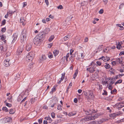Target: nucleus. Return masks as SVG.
I'll return each mask as SVG.
<instances>
[{"instance_id":"nucleus-3","label":"nucleus","mask_w":124,"mask_h":124,"mask_svg":"<svg viewBox=\"0 0 124 124\" xmlns=\"http://www.w3.org/2000/svg\"><path fill=\"white\" fill-rule=\"evenodd\" d=\"M26 32L25 30H23L22 32V34L21 35V42H24L26 40Z\"/></svg>"},{"instance_id":"nucleus-62","label":"nucleus","mask_w":124,"mask_h":124,"mask_svg":"<svg viewBox=\"0 0 124 124\" xmlns=\"http://www.w3.org/2000/svg\"><path fill=\"white\" fill-rule=\"evenodd\" d=\"M88 38H86L85 39L84 41L85 42H86L88 41Z\"/></svg>"},{"instance_id":"nucleus-31","label":"nucleus","mask_w":124,"mask_h":124,"mask_svg":"<svg viewBox=\"0 0 124 124\" xmlns=\"http://www.w3.org/2000/svg\"><path fill=\"white\" fill-rule=\"evenodd\" d=\"M118 45L117 46H116V48L118 49H120L121 48V45L120 44V43L119 42H118Z\"/></svg>"},{"instance_id":"nucleus-48","label":"nucleus","mask_w":124,"mask_h":124,"mask_svg":"<svg viewBox=\"0 0 124 124\" xmlns=\"http://www.w3.org/2000/svg\"><path fill=\"white\" fill-rule=\"evenodd\" d=\"M75 114H73L72 112H71L68 115L70 116H72L73 115H74Z\"/></svg>"},{"instance_id":"nucleus-14","label":"nucleus","mask_w":124,"mask_h":124,"mask_svg":"<svg viewBox=\"0 0 124 124\" xmlns=\"http://www.w3.org/2000/svg\"><path fill=\"white\" fill-rule=\"evenodd\" d=\"M45 119L47 121L48 123H51L52 122V120L49 117H46Z\"/></svg>"},{"instance_id":"nucleus-24","label":"nucleus","mask_w":124,"mask_h":124,"mask_svg":"<svg viewBox=\"0 0 124 124\" xmlns=\"http://www.w3.org/2000/svg\"><path fill=\"white\" fill-rule=\"evenodd\" d=\"M0 49H1V51H6V50H7V48L6 47L4 48V47L3 46H2L0 47Z\"/></svg>"},{"instance_id":"nucleus-51","label":"nucleus","mask_w":124,"mask_h":124,"mask_svg":"<svg viewBox=\"0 0 124 124\" xmlns=\"http://www.w3.org/2000/svg\"><path fill=\"white\" fill-rule=\"evenodd\" d=\"M100 47L101 48H102L103 47V45H101L100 46L98 47L97 49V50L98 51V49H99V51H100V50H99V49L100 48Z\"/></svg>"},{"instance_id":"nucleus-9","label":"nucleus","mask_w":124,"mask_h":124,"mask_svg":"<svg viewBox=\"0 0 124 124\" xmlns=\"http://www.w3.org/2000/svg\"><path fill=\"white\" fill-rule=\"evenodd\" d=\"M84 53H81L80 55H79L78 58V60L80 61H82L84 57Z\"/></svg>"},{"instance_id":"nucleus-42","label":"nucleus","mask_w":124,"mask_h":124,"mask_svg":"<svg viewBox=\"0 0 124 124\" xmlns=\"http://www.w3.org/2000/svg\"><path fill=\"white\" fill-rule=\"evenodd\" d=\"M58 9H62L63 8V7L62 5H60L57 7Z\"/></svg>"},{"instance_id":"nucleus-17","label":"nucleus","mask_w":124,"mask_h":124,"mask_svg":"<svg viewBox=\"0 0 124 124\" xmlns=\"http://www.w3.org/2000/svg\"><path fill=\"white\" fill-rule=\"evenodd\" d=\"M12 119L10 117L6 118L5 119V122L6 123L12 121Z\"/></svg>"},{"instance_id":"nucleus-21","label":"nucleus","mask_w":124,"mask_h":124,"mask_svg":"<svg viewBox=\"0 0 124 124\" xmlns=\"http://www.w3.org/2000/svg\"><path fill=\"white\" fill-rule=\"evenodd\" d=\"M25 20L23 18H21L20 20V23H22L23 25H24L25 24L24 22H25Z\"/></svg>"},{"instance_id":"nucleus-10","label":"nucleus","mask_w":124,"mask_h":124,"mask_svg":"<svg viewBox=\"0 0 124 124\" xmlns=\"http://www.w3.org/2000/svg\"><path fill=\"white\" fill-rule=\"evenodd\" d=\"M45 31H42L40 32L38 35L37 36H39L40 38L42 39L44 38L45 36Z\"/></svg>"},{"instance_id":"nucleus-22","label":"nucleus","mask_w":124,"mask_h":124,"mask_svg":"<svg viewBox=\"0 0 124 124\" xmlns=\"http://www.w3.org/2000/svg\"><path fill=\"white\" fill-rule=\"evenodd\" d=\"M50 29L49 28H47L45 29V33L46 34H47L49 32Z\"/></svg>"},{"instance_id":"nucleus-32","label":"nucleus","mask_w":124,"mask_h":124,"mask_svg":"<svg viewBox=\"0 0 124 124\" xmlns=\"http://www.w3.org/2000/svg\"><path fill=\"white\" fill-rule=\"evenodd\" d=\"M62 106L60 105H58L57 106V109L60 110H62L61 108Z\"/></svg>"},{"instance_id":"nucleus-40","label":"nucleus","mask_w":124,"mask_h":124,"mask_svg":"<svg viewBox=\"0 0 124 124\" xmlns=\"http://www.w3.org/2000/svg\"><path fill=\"white\" fill-rule=\"evenodd\" d=\"M2 109L6 111H7L8 110V109L6 107H3L2 108Z\"/></svg>"},{"instance_id":"nucleus-12","label":"nucleus","mask_w":124,"mask_h":124,"mask_svg":"<svg viewBox=\"0 0 124 124\" xmlns=\"http://www.w3.org/2000/svg\"><path fill=\"white\" fill-rule=\"evenodd\" d=\"M96 112L95 111L93 110V109H90L89 111H87L86 112V114L87 115H89L93 113H95Z\"/></svg>"},{"instance_id":"nucleus-64","label":"nucleus","mask_w":124,"mask_h":124,"mask_svg":"<svg viewBox=\"0 0 124 124\" xmlns=\"http://www.w3.org/2000/svg\"><path fill=\"white\" fill-rule=\"evenodd\" d=\"M112 64L113 65H114L116 64V62L115 61H113L112 62Z\"/></svg>"},{"instance_id":"nucleus-36","label":"nucleus","mask_w":124,"mask_h":124,"mask_svg":"<svg viewBox=\"0 0 124 124\" xmlns=\"http://www.w3.org/2000/svg\"><path fill=\"white\" fill-rule=\"evenodd\" d=\"M69 38V37L67 36L64 37V40L65 41L68 40Z\"/></svg>"},{"instance_id":"nucleus-34","label":"nucleus","mask_w":124,"mask_h":124,"mask_svg":"<svg viewBox=\"0 0 124 124\" xmlns=\"http://www.w3.org/2000/svg\"><path fill=\"white\" fill-rule=\"evenodd\" d=\"M10 54L11 53L10 52H7L5 55L6 57H8V56H10Z\"/></svg>"},{"instance_id":"nucleus-57","label":"nucleus","mask_w":124,"mask_h":124,"mask_svg":"<svg viewBox=\"0 0 124 124\" xmlns=\"http://www.w3.org/2000/svg\"><path fill=\"white\" fill-rule=\"evenodd\" d=\"M74 102L75 103H76L78 102V99L77 98H75L74 99Z\"/></svg>"},{"instance_id":"nucleus-4","label":"nucleus","mask_w":124,"mask_h":124,"mask_svg":"<svg viewBox=\"0 0 124 124\" xmlns=\"http://www.w3.org/2000/svg\"><path fill=\"white\" fill-rule=\"evenodd\" d=\"M34 54L33 52H29L27 55L26 57V60L27 61H31L33 58Z\"/></svg>"},{"instance_id":"nucleus-33","label":"nucleus","mask_w":124,"mask_h":124,"mask_svg":"<svg viewBox=\"0 0 124 124\" xmlns=\"http://www.w3.org/2000/svg\"><path fill=\"white\" fill-rule=\"evenodd\" d=\"M110 66L108 64H106V65L105 66V67L107 69H109L110 67Z\"/></svg>"},{"instance_id":"nucleus-44","label":"nucleus","mask_w":124,"mask_h":124,"mask_svg":"<svg viewBox=\"0 0 124 124\" xmlns=\"http://www.w3.org/2000/svg\"><path fill=\"white\" fill-rule=\"evenodd\" d=\"M73 51L74 50L72 49H71L70 50V54L71 56H72V53H73Z\"/></svg>"},{"instance_id":"nucleus-45","label":"nucleus","mask_w":124,"mask_h":124,"mask_svg":"<svg viewBox=\"0 0 124 124\" xmlns=\"http://www.w3.org/2000/svg\"><path fill=\"white\" fill-rule=\"evenodd\" d=\"M111 85L109 84L108 87L109 89L110 90H112V87Z\"/></svg>"},{"instance_id":"nucleus-26","label":"nucleus","mask_w":124,"mask_h":124,"mask_svg":"<svg viewBox=\"0 0 124 124\" xmlns=\"http://www.w3.org/2000/svg\"><path fill=\"white\" fill-rule=\"evenodd\" d=\"M54 38V35H52L48 39V41L49 42L51 41Z\"/></svg>"},{"instance_id":"nucleus-15","label":"nucleus","mask_w":124,"mask_h":124,"mask_svg":"<svg viewBox=\"0 0 124 124\" xmlns=\"http://www.w3.org/2000/svg\"><path fill=\"white\" fill-rule=\"evenodd\" d=\"M46 59V58L45 56L44 55H42L40 58V61H43L45 60Z\"/></svg>"},{"instance_id":"nucleus-49","label":"nucleus","mask_w":124,"mask_h":124,"mask_svg":"<svg viewBox=\"0 0 124 124\" xmlns=\"http://www.w3.org/2000/svg\"><path fill=\"white\" fill-rule=\"evenodd\" d=\"M6 21L5 20H4L3 21H2V23L3 25H4L6 23Z\"/></svg>"},{"instance_id":"nucleus-41","label":"nucleus","mask_w":124,"mask_h":124,"mask_svg":"<svg viewBox=\"0 0 124 124\" xmlns=\"http://www.w3.org/2000/svg\"><path fill=\"white\" fill-rule=\"evenodd\" d=\"M56 89L55 87H53V88L52 89V91L51 92V93L52 92V93H53V92H54L55 91H56Z\"/></svg>"},{"instance_id":"nucleus-28","label":"nucleus","mask_w":124,"mask_h":124,"mask_svg":"<svg viewBox=\"0 0 124 124\" xmlns=\"http://www.w3.org/2000/svg\"><path fill=\"white\" fill-rule=\"evenodd\" d=\"M0 37H1V39L5 43L6 42V40L5 39V38L4 36L3 35H2V36H0Z\"/></svg>"},{"instance_id":"nucleus-50","label":"nucleus","mask_w":124,"mask_h":124,"mask_svg":"<svg viewBox=\"0 0 124 124\" xmlns=\"http://www.w3.org/2000/svg\"><path fill=\"white\" fill-rule=\"evenodd\" d=\"M96 63L99 66L101 65V62L99 61H97L96 62Z\"/></svg>"},{"instance_id":"nucleus-39","label":"nucleus","mask_w":124,"mask_h":124,"mask_svg":"<svg viewBox=\"0 0 124 124\" xmlns=\"http://www.w3.org/2000/svg\"><path fill=\"white\" fill-rule=\"evenodd\" d=\"M116 61L117 62L119 63H121L122 62V61H120V59L119 58H117L116 59Z\"/></svg>"},{"instance_id":"nucleus-20","label":"nucleus","mask_w":124,"mask_h":124,"mask_svg":"<svg viewBox=\"0 0 124 124\" xmlns=\"http://www.w3.org/2000/svg\"><path fill=\"white\" fill-rule=\"evenodd\" d=\"M70 54L69 53H68L66 55V56L64 57L62 59H63L64 58H64H65L66 60V61H69V60L68 59V58L69 57V56Z\"/></svg>"},{"instance_id":"nucleus-63","label":"nucleus","mask_w":124,"mask_h":124,"mask_svg":"<svg viewBox=\"0 0 124 124\" xmlns=\"http://www.w3.org/2000/svg\"><path fill=\"white\" fill-rule=\"evenodd\" d=\"M49 17L50 18H51L52 19H53L54 17V16H52L51 15H50L49 16Z\"/></svg>"},{"instance_id":"nucleus-5","label":"nucleus","mask_w":124,"mask_h":124,"mask_svg":"<svg viewBox=\"0 0 124 124\" xmlns=\"http://www.w3.org/2000/svg\"><path fill=\"white\" fill-rule=\"evenodd\" d=\"M95 64L93 62H92L90 65L91 66L90 68H87V70L89 71L90 73H92L94 72V66L95 65Z\"/></svg>"},{"instance_id":"nucleus-43","label":"nucleus","mask_w":124,"mask_h":124,"mask_svg":"<svg viewBox=\"0 0 124 124\" xmlns=\"http://www.w3.org/2000/svg\"><path fill=\"white\" fill-rule=\"evenodd\" d=\"M6 105L9 107H11V105L8 103H6Z\"/></svg>"},{"instance_id":"nucleus-18","label":"nucleus","mask_w":124,"mask_h":124,"mask_svg":"<svg viewBox=\"0 0 124 124\" xmlns=\"http://www.w3.org/2000/svg\"><path fill=\"white\" fill-rule=\"evenodd\" d=\"M69 61L70 63H72L74 61V59L72 57V56H71L69 58Z\"/></svg>"},{"instance_id":"nucleus-2","label":"nucleus","mask_w":124,"mask_h":124,"mask_svg":"<svg viewBox=\"0 0 124 124\" xmlns=\"http://www.w3.org/2000/svg\"><path fill=\"white\" fill-rule=\"evenodd\" d=\"M42 41V39L38 36H36L33 40L34 44L37 46L40 45Z\"/></svg>"},{"instance_id":"nucleus-29","label":"nucleus","mask_w":124,"mask_h":124,"mask_svg":"<svg viewBox=\"0 0 124 124\" xmlns=\"http://www.w3.org/2000/svg\"><path fill=\"white\" fill-rule=\"evenodd\" d=\"M15 112V111L14 110L12 109H11L10 110L9 113L10 114H14Z\"/></svg>"},{"instance_id":"nucleus-6","label":"nucleus","mask_w":124,"mask_h":124,"mask_svg":"<svg viewBox=\"0 0 124 124\" xmlns=\"http://www.w3.org/2000/svg\"><path fill=\"white\" fill-rule=\"evenodd\" d=\"M23 49V45L19 47L17 51V54H20Z\"/></svg>"},{"instance_id":"nucleus-25","label":"nucleus","mask_w":124,"mask_h":124,"mask_svg":"<svg viewBox=\"0 0 124 124\" xmlns=\"http://www.w3.org/2000/svg\"><path fill=\"white\" fill-rule=\"evenodd\" d=\"M78 69L76 70L73 76V78L75 79L76 76L77 75L78 73Z\"/></svg>"},{"instance_id":"nucleus-61","label":"nucleus","mask_w":124,"mask_h":124,"mask_svg":"<svg viewBox=\"0 0 124 124\" xmlns=\"http://www.w3.org/2000/svg\"><path fill=\"white\" fill-rule=\"evenodd\" d=\"M38 122L39 124H41L42 123V119H39L38 120Z\"/></svg>"},{"instance_id":"nucleus-8","label":"nucleus","mask_w":124,"mask_h":124,"mask_svg":"<svg viewBox=\"0 0 124 124\" xmlns=\"http://www.w3.org/2000/svg\"><path fill=\"white\" fill-rule=\"evenodd\" d=\"M120 115V113H114L110 114V116L111 117H112L114 119L116 117V116H119Z\"/></svg>"},{"instance_id":"nucleus-27","label":"nucleus","mask_w":124,"mask_h":124,"mask_svg":"<svg viewBox=\"0 0 124 124\" xmlns=\"http://www.w3.org/2000/svg\"><path fill=\"white\" fill-rule=\"evenodd\" d=\"M35 100V98H31L30 100L31 103L32 104H33Z\"/></svg>"},{"instance_id":"nucleus-11","label":"nucleus","mask_w":124,"mask_h":124,"mask_svg":"<svg viewBox=\"0 0 124 124\" xmlns=\"http://www.w3.org/2000/svg\"><path fill=\"white\" fill-rule=\"evenodd\" d=\"M31 45L30 43H28L26 46V50L28 51H29L31 49Z\"/></svg>"},{"instance_id":"nucleus-19","label":"nucleus","mask_w":124,"mask_h":124,"mask_svg":"<svg viewBox=\"0 0 124 124\" xmlns=\"http://www.w3.org/2000/svg\"><path fill=\"white\" fill-rule=\"evenodd\" d=\"M54 55L55 56H57L59 53V51L58 50H55L53 52Z\"/></svg>"},{"instance_id":"nucleus-46","label":"nucleus","mask_w":124,"mask_h":124,"mask_svg":"<svg viewBox=\"0 0 124 124\" xmlns=\"http://www.w3.org/2000/svg\"><path fill=\"white\" fill-rule=\"evenodd\" d=\"M103 12V10L102 9H101L99 11V13L100 14H102Z\"/></svg>"},{"instance_id":"nucleus-1","label":"nucleus","mask_w":124,"mask_h":124,"mask_svg":"<svg viewBox=\"0 0 124 124\" xmlns=\"http://www.w3.org/2000/svg\"><path fill=\"white\" fill-rule=\"evenodd\" d=\"M85 95L86 98L87 100H90L94 98L93 91L90 90L87 92H85Z\"/></svg>"},{"instance_id":"nucleus-56","label":"nucleus","mask_w":124,"mask_h":124,"mask_svg":"<svg viewBox=\"0 0 124 124\" xmlns=\"http://www.w3.org/2000/svg\"><path fill=\"white\" fill-rule=\"evenodd\" d=\"M6 30V29L5 28H3L2 29L1 31L2 32H4Z\"/></svg>"},{"instance_id":"nucleus-37","label":"nucleus","mask_w":124,"mask_h":124,"mask_svg":"<svg viewBox=\"0 0 124 124\" xmlns=\"http://www.w3.org/2000/svg\"><path fill=\"white\" fill-rule=\"evenodd\" d=\"M96 123L94 121L90 122L87 124H96Z\"/></svg>"},{"instance_id":"nucleus-35","label":"nucleus","mask_w":124,"mask_h":124,"mask_svg":"<svg viewBox=\"0 0 124 124\" xmlns=\"http://www.w3.org/2000/svg\"><path fill=\"white\" fill-rule=\"evenodd\" d=\"M53 45V43H51L47 45V47L48 48H50Z\"/></svg>"},{"instance_id":"nucleus-54","label":"nucleus","mask_w":124,"mask_h":124,"mask_svg":"<svg viewBox=\"0 0 124 124\" xmlns=\"http://www.w3.org/2000/svg\"><path fill=\"white\" fill-rule=\"evenodd\" d=\"M45 2L47 6L49 5V2L48 0H45Z\"/></svg>"},{"instance_id":"nucleus-53","label":"nucleus","mask_w":124,"mask_h":124,"mask_svg":"<svg viewBox=\"0 0 124 124\" xmlns=\"http://www.w3.org/2000/svg\"><path fill=\"white\" fill-rule=\"evenodd\" d=\"M48 57L50 58H51L53 57V56L52 54H50V55H48Z\"/></svg>"},{"instance_id":"nucleus-38","label":"nucleus","mask_w":124,"mask_h":124,"mask_svg":"<svg viewBox=\"0 0 124 124\" xmlns=\"http://www.w3.org/2000/svg\"><path fill=\"white\" fill-rule=\"evenodd\" d=\"M94 71L96 73H97L99 72V70L97 69L95 67L94 68Z\"/></svg>"},{"instance_id":"nucleus-23","label":"nucleus","mask_w":124,"mask_h":124,"mask_svg":"<svg viewBox=\"0 0 124 124\" xmlns=\"http://www.w3.org/2000/svg\"><path fill=\"white\" fill-rule=\"evenodd\" d=\"M109 50V47H107L103 50V51L104 53H107Z\"/></svg>"},{"instance_id":"nucleus-13","label":"nucleus","mask_w":124,"mask_h":124,"mask_svg":"<svg viewBox=\"0 0 124 124\" xmlns=\"http://www.w3.org/2000/svg\"><path fill=\"white\" fill-rule=\"evenodd\" d=\"M18 35L16 33H14L13 35V39L12 40V43H13L15 41V40L17 38V37Z\"/></svg>"},{"instance_id":"nucleus-52","label":"nucleus","mask_w":124,"mask_h":124,"mask_svg":"<svg viewBox=\"0 0 124 124\" xmlns=\"http://www.w3.org/2000/svg\"><path fill=\"white\" fill-rule=\"evenodd\" d=\"M29 68L30 69H31L33 68L32 64H30L29 66Z\"/></svg>"},{"instance_id":"nucleus-47","label":"nucleus","mask_w":124,"mask_h":124,"mask_svg":"<svg viewBox=\"0 0 124 124\" xmlns=\"http://www.w3.org/2000/svg\"><path fill=\"white\" fill-rule=\"evenodd\" d=\"M51 116L53 118H54L55 117V114L54 113H52L51 114Z\"/></svg>"},{"instance_id":"nucleus-55","label":"nucleus","mask_w":124,"mask_h":124,"mask_svg":"<svg viewBox=\"0 0 124 124\" xmlns=\"http://www.w3.org/2000/svg\"><path fill=\"white\" fill-rule=\"evenodd\" d=\"M116 89H115L111 91V93H113L114 92H116Z\"/></svg>"},{"instance_id":"nucleus-60","label":"nucleus","mask_w":124,"mask_h":124,"mask_svg":"<svg viewBox=\"0 0 124 124\" xmlns=\"http://www.w3.org/2000/svg\"><path fill=\"white\" fill-rule=\"evenodd\" d=\"M48 123L47 121V120H44V124H47Z\"/></svg>"},{"instance_id":"nucleus-58","label":"nucleus","mask_w":124,"mask_h":124,"mask_svg":"<svg viewBox=\"0 0 124 124\" xmlns=\"http://www.w3.org/2000/svg\"><path fill=\"white\" fill-rule=\"evenodd\" d=\"M43 107L45 109H48V107L46 106V105H44L43 106Z\"/></svg>"},{"instance_id":"nucleus-7","label":"nucleus","mask_w":124,"mask_h":124,"mask_svg":"<svg viewBox=\"0 0 124 124\" xmlns=\"http://www.w3.org/2000/svg\"><path fill=\"white\" fill-rule=\"evenodd\" d=\"M10 60L9 58H7L4 61V65L6 67H8L10 65L9 62Z\"/></svg>"},{"instance_id":"nucleus-16","label":"nucleus","mask_w":124,"mask_h":124,"mask_svg":"<svg viewBox=\"0 0 124 124\" xmlns=\"http://www.w3.org/2000/svg\"><path fill=\"white\" fill-rule=\"evenodd\" d=\"M65 73H64L63 74H62V76L61 79V80H60L58 83V84H60L61 83V81L65 77Z\"/></svg>"},{"instance_id":"nucleus-30","label":"nucleus","mask_w":124,"mask_h":124,"mask_svg":"<svg viewBox=\"0 0 124 124\" xmlns=\"http://www.w3.org/2000/svg\"><path fill=\"white\" fill-rule=\"evenodd\" d=\"M122 80L121 79H119L118 81H116L115 83V85H116L118 83H120L122 82Z\"/></svg>"},{"instance_id":"nucleus-59","label":"nucleus","mask_w":124,"mask_h":124,"mask_svg":"<svg viewBox=\"0 0 124 124\" xmlns=\"http://www.w3.org/2000/svg\"><path fill=\"white\" fill-rule=\"evenodd\" d=\"M8 14H12L13 12L11 11H9V12L7 13Z\"/></svg>"}]
</instances>
